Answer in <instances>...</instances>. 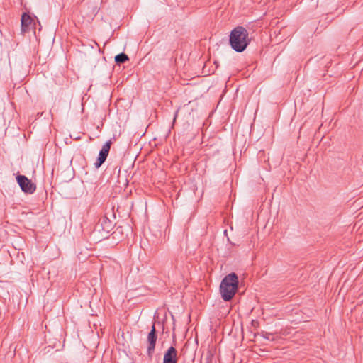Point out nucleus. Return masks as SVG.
Wrapping results in <instances>:
<instances>
[{"instance_id":"obj_7","label":"nucleus","mask_w":363,"mask_h":363,"mask_svg":"<svg viewBox=\"0 0 363 363\" xmlns=\"http://www.w3.org/2000/svg\"><path fill=\"white\" fill-rule=\"evenodd\" d=\"M128 60V57L125 53H121L115 57V61L117 63H123Z\"/></svg>"},{"instance_id":"obj_5","label":"nucleus","mask_w":363,"mask_h":363,"mask_svg":"<svg viewBox=\"0 0 363 363\" xmlns=\"http://www.w3.org/2000/svg\"><path fill=\"white\" fill-rule=\"evenodd\" d=\"M163 363H177V350L174 347H170L165 352Z\"/></svg>"},{"instance_id":"obj_9","label":"nucleus","mask_w":363,"mask_h":363,"mask_svg":"<svg viewBox=\"0 0 363 363\" xmlns=\"http://www.w3.org/2000/svg\"><path fill=\"white\" fill-rule=\"evenodd\" d=\"M155 342H149V346L147 348V352H148L149 354H150L152 352V351L155 349Z\"/></svg>"},{"instance_id":"obj_1","label":"nucleus","mask_w":363,"mask_h":363,"mask_svg":"<svg viewBox=\"0 0 363 363\" xmlns=\"http://www.w3.org/2000/svg\"><path fill=\"white\" fill-rule=\"evenodd\" d=\"M250 41L247 30L242 26L236 27L230 33V45L238 52L245 50Z\"/></svg>"},{"instance_id":"obj_2","label":"nucleus","mask_w":363,"mask_h":363,"mask_svg":"<svg viewBox=\"0 0 363 363\" xmlns=\"http://www.w3.org/2000/svg\"><path fill=\"white\" fill-rule=\"evenodd\" d=\"M238 286V277L235 273H230L225 276L220 285V291L222 298L225 301L233 298Z\"/></svg>"},{"instance_id":"obj_10","label":"nucleus","mask_w":363,"mask_h":363,"mask_svg":"<svg viewBox=\"0 0 363 363\" xmlns=\"http://www.w3.org/2000/svg\"><path fill=\"white\" fill-rule=\"evenodd\" d=\"M161 315V313L160 311H156L155 315H154V318H159V316Z\"/></svg>"},{"instance_id":"obj_3","label":"nucleus","mask_w":363,"mask_h":363,"mask_svg":"<svg viewBox=\"0 0 363 363\" xmlns=\"http://www.w3.org/2000/svg\"><path fill=\"white\" fill-rule=\"evenodd\" d=\"M16 180L23 192L26 194H33L35 191V184L29 180L26 176L18 175L16 177Z\"/></svg>"},{"instance_id":"obj_6","label":"nucleus","mask_w":363,"mask_h":363,"mask_svg":"<svg viewBox=\"0 0 363 363\" xmlns=\"http://www.w3.org/2000/svg\"><path fill=\"white\" fill-rule=\"evenodd\" d=\"M32 19L30 16L26 13H23L21 16V31L22 33L26 32L29 26L30 25Z\"/></svg>"},{"instance_id":"obj_8","label":"nucleus","mask_w":363,"mask_h":363,"mask_svg":"<svg viewBox=\"0 0 363 363\" xmlns=\"http://www.w3.org/2000/svg\"><path fill=\"white\" fill-rule=\"evenodd\" d=\"M156 335H155V323H152V330L148 334V341L151 342H156Z\"/></svg>"},{"instance_id":"obj_4","label":"nucleus","mask_w":363,"mask_h":363,"mask_svg":"<svg viewBox=\"0 0 363 363\" xmlns=\"http://www.w3.org/2000/svg\"><path fill=\"white\" fill-rule=\"evenodd\" d=\"M111 141H108L103 145L102 149L99 152L97 162L95 163L96 168H99L105 162L111 148Z\"/></svg>"}]
</instances>
